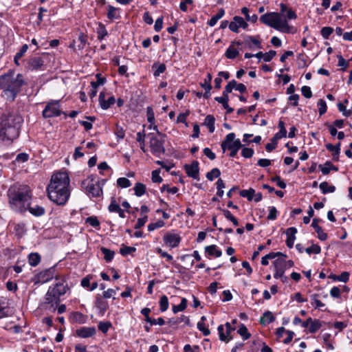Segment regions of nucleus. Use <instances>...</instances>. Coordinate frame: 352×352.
Segmentation results:
<instances>
[{"instance_id": "obj_15", "label": "nucleus", "mask_w": 352, "mask_h": 352, "mask_svg": "<svg viewBox=\"0 0 352 352\" xmlns=\"http://www.w3.org/2000/svg\"><path fill=\"white\" fill-rule=\"evenodd\" d=\"M54 269L52 267L41 272L36 275L38 281L43 283L48 282L49 280L52 279L54 276Z\"/></svg>"}, {"instance_id": "obj_39", "label": "nucleus", "mask_w": 352, "mask_h": 352, "mask_svg": "<svg viewBox=\"0 0 352 352\" xmlns=\"http://www.w3.org/2000/svg\"><path fill=\"white\" fill-rule=\"evenodd\" d=\"M152 68H156L153 73V75L154 76L157 77L165 72L166 67L164 63L157 65V63H155L153 65Z\"/></svg>"}, {"instance_id": "obj_57", "label": "nucleus", "mask_w": 352, "mask_h": 352, "mask_svg": "<svg viewBox=\"0 0 352 352\" xmlns=\"http://www.w3.org/2000/svg\"><path fill=\"white\" fill-rule=\"evenodd\" d=\"M318 106L319 107V114L320 116L323 115L327 111V104L326 102L320 99L318 101Z\"/></svg>"}, {"instance_id": "obj_12", "label": "nucleus", "mask_w": 352, "mask_h": 352, "mask_svg": "<svg viewBox=\"0 0 352 352\" xmlns=\"http://www.w3.org/2000/svg\"><path fill=\"white\" fill-rule=\"evenodd\" d=\"M163 240L166 245L176 248L180 243L181 237L177 234L168 232L164 236Z\"/></svg>"}, {"instance_id": "obj_24", "label": "nucleus", "mask_w": 352, "mask_h": 352, "mask_svg": "<svg viewBox=\"0 0 352 352\" xmlns=\"http://www.w3.org/2000/svg\"><path fill=\"white\" fill-rule=\"evenodd\" d=\"M205 252L208 256H214L215 257H220L222 254L221 250L217 249V245H211L205 248Z\"/></svg>"}, {"instance_id": "obj_58", "label": "nucleus", "mask_w": 352, "mask_h": 352, "mask_svg": "<svg viewBox=\"0 0 352 352\" xmlns=\"http://www.w3.org/2000/svg\"><path fill=\"white\" fill-rule=\"evenodd\" d=\"M278 211L274 206L269 207V214L267 215V219L274 220L277 218Z\"/></svg>"}, {"instance_id": "obj_1", "label": "nucleus", "mask_w": 352, "mask_h": 352, "mask_svg": "<svg viewBox=\"0 0 352 352\" xmlns=\"http://www.w3.org/2000/svg\"><path fill=\"white\" fill-rule=\"evenodd\" d=\"M69 177L65 172H58L52 177L47 188L49 199L57 205L64 206L70 196Z\"/></svg>"}, {"instance_id": "obj_59", "label": "nucleus", "mask_w": 352, "mask_h": 352, "mask_svg": "<svg viewBox=\"0 0 352 352\" xmlns=\"http://www.w3.org/2000/svg\"><path fill=\"white\" fill-rule=\"evenodd\" d=\"M141 314L144 316L145 317V321L148 322V323H154L153 322L154 321H152V319L151 318H150L149 316V314L151 312V309L149 308H147V307H145V308H143L142 310H141Z\"/></svg>"}, {"instance_id": "obj_18", "label": "nucleus", "mask_w": 352, "mask_h": 352, "mask_svg": "<svg viewBox=\"0 0 352 352\" xmlns=\"http://www.w3.org/2000/svg\"><path fill=\"white\" fill-rule=\"evenodd\" d=\"M212 78V75L210 74H208L204 82H200V86L206 90L204 94V98L206 99H208L210 97V91L212 88L211 85Z\"/></svg>"}, {"instance_id": "obj_28", "label": "nucleus", "mask_w": 352, "mask_h": 352, "mask_svg": "<svg viewBox=\"0 0 352 352\" xmlns=\"http://www.w3.org/2000/svg\"><path fill=\"white\" fill-rule=\"evenodd\" d=\"M275 320V318L273 316L272 313L270 311H266L263 317L260 319V323L263 325H265L267 324H270Z\"/></svg>"}, {"instance_id": "obj_38", "label": "nucleus", "mask_w": 352, "mask_h": 352, "mask_svg": "<svg viewBox=\"0 0 352 352\" xmlns=\"http://www.w3.org/2000/svg\"><path fill=\"white\" fill-rule=\"evenodd\" d=\"M255 190L253 188L249 190H242L239 192V194L243 197H246L248 201H252L254 198Z\"/></svg>"}, {"instance_id": "obj_42", "label": "nucleus", "mask_w": 352, "mask_h": 352, "mask_svg": "<svg viewBox=\"0 0 352 352\" xmlns=\"http://www.w3.org/2000/svg\"><path fill=\"white\" fill-rule=\"evenodd\" d=\"M225 55L228 58L234 59L239 55V52L231 45L227 49Z\"/></svg>"}, {"instance_id": "obj_25", "label": "nucleus", "mask_w": 352, "mask_h": 352, "mask_svg": "<svg viewBox=\"0 0 352 352\" xmlns=\"http://www.w3.org/2000/svg\"><path fill=\"white\" fill-rule=\"evenodd\" d=\"M214 123H215L214 117L212 115H208V116H206L203 124L206 126L208 128L210 133H213L215 129Z\"/></svg>"}, {"instance_id": "obj_36", "label": "nucleus", "mask_w": 352, "mask_h": 352, "mask_svg": "<svg viewBox=\"0 0 352 352\" xmlns=\"http://www.w3.org/2000/svg\"><path fill=\"white\" fill-rule=\"evenodd\" d=\"M187 307V300L185 298H182L179 305L173 306V311L176 314L179 311H184Z\"/></svg>"}, {"instance_id": "obj_62", "label": "nucleus", "mask_w": 352, "mask_h": 352, "mask_svg": "<svg viewBox=\"0 0 352 352\" xmlns=\"http://www.w3.org/2000/svg\"><path fill=\"white\" fill-rule=\"evenodd\" d=\"M160 170H155L152 172V181L154 183H161L162 178L160 176Z\"/></svg>"}, {"instance_id": "obj_41", "label": "nucleus", "mask_w": 352, "mask_h": 352, "mask_svg": "<svg viewBox=\"0 0 352 352\" xmlns=\"http://www.w3.org/2000/svg\"><path fill=\"white\" fill-rule=\"evenodd\" d=\"M241 12L245 16V19L247 21H251L252 23H255L257 21L258 16L256 14H253L250 16L249 14V10L246 7H243L241 9Z\"/></svg>"}, {"instance_id": "obj_35", "label": "nucleus", "mask_w": 352, "mask_h": 352, "mask_svg": "<svg viewBox=\"0 0 352 352\" xmlns=\"http://www.w3.org/2000/svg\"><path fill=\"white\" fill-rule=\"evenodd\" d=\"M135 195L137 197H141L146 192V186L142 183H136L135 186L133 188Z\"/></svg>"}, {"instance_id": "obj_34", "label": "nucleus", "mask_w": 352, "mask_h": 352, "mask_svg": "<svg viewBox=\"0 0 352 352\" xmlns=\"http://www.w3.org/2000/svg\"><path fill=\"white\" fill-rule=\"evenodd\" d=\"M97 38L98 40H102L106 36L108 35V32L102 23H99L98 27L97 28Z\"/></svg>"}, {"instance_id": "obj_27", "label": "nucleus", "mask_w": 352, "mask_h": 352, "mask_svg": "<svg viewBox=\"0 0 352 352\" xmlns=\"http://www.w3.org/2000/svg\"><path fill=\"white\" fill-rule=\"evenodd\" d=\"M30 212L36 216V217H40L45 213V209L44 208L39 206H30V201L29 202L28 209Z\"/></svg>"}, {"instance_id": "obj_3", "label": "nucleus", "mask_w": 352, "mask_h": 352, "mask_svg": "<svg viewBox=\"0 0 352 352\" xmlns=\"http://www.w3.org/2000/svg\"><path fill=\"white\" fill-rule=\"evenodd\" d=\"M8 196L12 209L20 212L27 210L32 199L31 190L25 184H15L10 186Z\"/></svg>"}, {"instance_id": "obj_17", "label": "nucleus", "mask_w": 352, "mask_h": 352, "mask_svg": "<svg viewBox=\"0 0 352 352\" xmlns=\"http://www.w3.org/2000/svg\"><path fill=\"white\" fill-rule=\"evenodd\" d=\"M96 333V328L94 327H81L79 329L76 330V334L78 336L83 338H87L91 337L95 335Z\"/></svg>"}, {"instance_id": "obj_61", "label": "nucleus", "mask_w": 352, "mask_h": 352, "mask_svg": "<svg viewBox=\"0 0 352 352\" xmlns=\"http://www.w3.org/2000/svg\"><path fill=\"white\" fill-rule=\"evenodd\" d=\"M241 155L245 158L251 157L254 154V150L250 148L242 147Z\"/></svg>"}, {"instance_id": "obj_55", "label": "nucleus", "mask_w": 352, "mask_h": 352, "mask_svg": "<svg viewBox=\"0 0 352 352\" xmlns=\"http://www.w3.org/2000/svg\"><path fill=\"white\" fill-rule=\"evenodd\" d=\"M86 223H89L92 227L96 228L100 226V221L96 217H89L86 219Z\"/></svg>"}, {"instance_id": "obj_13", "label": "nucleus", "mask_w": 352, "mask_h": 352, "mask_svg": "<svg viewBox=\"0 0 352 352\" xmlns=\"http://www.w3.org/2000/svg\"><path fill=\"white\" fill-rule=\"evenodd\" d=\"M184 168L186 170V174L188 177H192L193 179H199V162L197 161H193L191 164H185Z\"/></svg>"}, {"instance_id": "obj_26", "label": "nucleus", "mask_w": 352, "mask_h": 352, "mask_svg": "<svg viewBox=\"0 0 352 352\" xmlns=\"http://www.w3.org/2000/svg\"><path fill=\"white\" fill-rule=\"evenodd\" d=\"M107 18L110 20L118 19L120 18L119 8H115L111 5L108 6Z\"/></svg>"}, {"instance_id": "obj_46", "label": "nucleus", "mask_w": 352, "mask_h": 352, "mask_svg": "<svg viewBox=\"0 0 352 352\" xmlns=\"http://www.w3.org/2000/svg\"><path fill=\"white\" fill-rule=\"evenodd\" d=\"M111 326H112V324L111 322L106 321V322H100L98 327L100 331H102L104 333H106L109 331V328L111 327Z\"/></svg>"}, {"instance_id": "obj_22", "label": "nucleus", "mask_w": 352, "mask_h": 352, "mask_svg": "<svg viewBox=\"0 0 352 352\" xmlns=\"http://www.w3.org/2000/svg\"><path fill=\"white\" fill-rule=\"evenodd\" d=\"M285 135H282L280 133H276L274 136L271 139V143H267L265 145V149L268 152L272 151L276 146L278 144V140L281 139L283 138H285Z\"/></svg>"}, {"instance_id": "obj_54", "label": "nucleus", "mask_w": 352, "mask_h": 352, "mask_svg": "<svg viewBox=\"0 0 352 352\" xmlns=\"http://www.w3.org/2000/svg\"><path fill=\"white\" fill-rule=\"evenodd\" d=\"M337 58L338 59V65L339 67H341V69L342 71H345L347 67L349 66V61H346L342 55H337Z\"/></svg>"}, {"instance_id": "obj_21", "label": "nucleus", "mask_w": 352, "mask_h": 352, "mask_svg": "<svg viewBox=\"0 0 352 352\" xmlns=\"http://www.w3.org/2000/svg\"><path fill=\"white\" fill-rule=\"evenodd\" d=\"M243 45L250 49L252 48V45H255L259 49L262 47L261 42L252 36H245L243 40Z\"/></svg>"}, {"instance_id": "obj_63", "label": "nucleus", "mask_w": 352, "mask_h": 352, "mask_svg": "<svg viewBox=\"0 0 352 352\" xmlns=\"http://www.w3.org/2000/svg\"><path fill=\"white\" fill-rule=\"evenodd\" d=\"M301 92L302 96L306 98H310L312 97V91L311 90V88L308 86L302 87Z\"/></svg>"}, {"instance_id": "obj_8", "label": "nucleus", "mask_w": 352, "mask_h": 352, "mask_svg": "<svg viewBox=\"0 0 352 352\" xmlns=\"http://www.w3.org/2000/svg\"><path fill=\"white\" fill-rule=\"evenodd\" d=\"M157 136L153 133H149L148 136L150 138L151 152L155 156L160 157L166 151L164 146L166 135L160 131H157Z\"/></svg>"}, {"instance_id": "obj_60", "label": "nucleus", "mask_w": 352, "mask_h": 352, "mask_svg": "<svg viewBox=\"0 0 352 352\" xmlns=\"http://www.w3.org/2000/svg\"><path fill=\"white\" fill-rule=\"evenodd\" d=\"M121 208L116 203V200L113 198L111 204H109L108 209L111 212H117Z\"/></svg>"}, {"instance_id": "obj_52", "label": "nucleus", "mask_w": 352, "mask_h": 352, "mask_svg": "<svg viewBox=\"0 0 352 352\" xmlns=\"http://www.w3.org/2000/svg\"><path fill=\"white\" fill-rule=\"evenodd\" d=\"M217 330L219 332L220 340L226 342H228V341L232 338V337H230L228 339L227 338V336H226V334L223 332L224 329H223V326L222 324H220L218 327Z\"/></svg>"}, {"instance_id": "obj_51", "label": "nucleus", "mask_w": 352, "mask_h": 352, "mask_svg": "<svg viewBox=\"0 0 352 352\" xmlns=\"http://www.w3.org/2000/svg\"><path fill=\"white\" fill-rule=\"evenodd\" d=\"M305 252L309 254H318L321 252V248L318 245H312L311 246L305 249Z\"/></svg>"}, {"instance_id": "obj_7", "label": "nucleus", "mask_w": 352, "mask_h": 352, "mask_svg": "<svg viewBox=\"0 0 352 352\" xmlns=\"http://www.w3.org/2000/svg\"><path fill=\"white\" fill-rule=\"evenodd\" d=\"M105 182V179L95 182L94 177L91 176L82 182L81 187L89 197H100L102 195V186Z\"/></svg>"}, {"instance_id": "obj_5", "label": "nucleus", "mask_w": 352, "mask_h": 352, "mask_svg": "<svg viewBox=\"0 0 352 352\" xmlns=\"http://www.w3.org/2000/svg\"><path fill=\"white\" fill-rule=\"evenodd\" d=\"M260 21L265 25L285 33L290 32V26L287 19L279 12H268L260 17Z\"/></svg>"}, {"instance_id": "obj_40", "label": "nucleus", "mask_w": 352, "mask_h": 352, "mask_svg": "<svg viewBox=\"0 0 352 352\" xmlns=\"http://www.w3.org/2000/svg\"><path fill=\"white\" fill-rule=\"evenodd\" d=\"M322 327V322L319 320L314 319L310 324L309 331L311 333H316Z\"/></svg>"}, {"instance_id": "obj_37", "label": "nucleus", "mask_w": 352, "mask_h": 352, "mask_svg": "<svg viewBox=\"0 0 352 352\" xmlns=\"http://www.w3.org/2000/svg\"><path fill=\"white\" fill-rule=\"evenodd\" d=\"M100 250L102 252V254L104 255V260L107 262H110L113 258V256L115 254L113 251H111L109 249H107L104 247H102L100 248Z\"/></svg>"}, {"instance_id": "obj_32", "label": "nucleus", "mask_w": 352, "mask_h": 352, "mask_svg": "<svg viewBox=\"0 0 352 352\" xmlns=\"http://www.w3.org/2000/svg\"><path fill=\"white\" fill-rule=\"evenodd\" d=\"M319 188L323 194L333 192L336 190V187L333 185H329L327 182L320 183Z\"/></svg>"}, {"instance_id": "obj_53", "label": "nucleus", "mask_w": 352, "mask_h": 352, "mask_svg": "<svg viewBox=\"0 0 352 352\" xmlns=\"http://www.w3.org/2000/svg\"><path fill=\"white\" fill-rule=\"evenodd\" d=\"M136 251V248H134V247H129V246H125V245H123L120 250V252L122 255L123 256H126V255H128V254H131L132 252H134Z\"/></svg>"}, {"instance_id": "obj_49", "label": "nucleus", "mask_w": 352, "mask_h": 352, "mask_svg": "<svg viewBox=\"0 0 352 352\" xmlns=\"http://www.w3.org/2000/svg\"><path fill=\"white\" fill-rule=\"evenodd\" d=\"M165 225V223L162 220H158L155 223H151L148 225V230L153 231L155 229L162 228Z\"/></svg>"}, {"instance_id": "obj_19", "label": "nucleus", "mask_w": 352, "mask_h": 352, "mask_svg": "<svg viewBox=\"0 0 352 352\" xmlns=\"http://www.w3.org/2000/svg\"><path fill=\"white\" fill-rule=\"evenodd\" d=\"M274 266H278L280 265V268H282L284 272H285L287 268L292 267L294 265L293 261L289 260L286 261L285 258H278L273 262Z\"/></svg>"}, {"instance_id": "obj_14", "label": "nucleus", "mask_w": 352, "mask_h": 352, "mask_svg": "<svg viewBox=\"0 0 352 352\" xmlns=\"http://www.w3.org/2000/svg\"><path fill=\"white\" fill-rule=\"evenodd\" d=\"M248 25V23L241 16H236L233 18V21L229 23V28L234 32H238L240 27L245 29Z\"/></svg>"}, {"instance_id": "obj_43", "label": "nucleus", "mask_w": 352, "mask_h": 352, "mask_svg": "<svg viewBox=\"0 0 352 352\" xmlns=\"http://www.w3.org/2000/svg\"><path fill=\"white\" fill-rule=\"evenodd\" d=\"M144 138H145V133H144V131H142V132H138L137 133V138H136V140L137 142H140V149L144 152L145 153L146 152V149H145V144H144Z\"/></svg>"}, {"instance_id": "obj_64", "label": "nucleus", "mask_w": 352, "mask_h": 352, "mask_svg": "<svg viewBox=\"0 0 352 352\" xmlns=\"http://www.w3.org/2000/svg\"><path fill=\"white\" fill-rule=\"evenodd\" d=\"M147 120L150 123H153L155 121V114L151 107L146 108Z\"/></svg>"}, {"instance_id": "obj_33", "label": "nucleus", "mask_w": 352, "mask_h": 352, "mask_svg": "<svg viewBox=\"0 0 352 352\" xmlns=\"http://www.w3.org/2000/svg\"><path fill=\"white\" fill-rule=\"evenodd\" d=\"M71 318L74 322L79 324H83L85 322L86 316L80 312H73L71 316Z\"/></svg>"}, {"instance_id": "obj_44", "label": "nucleus", "mask_w": 352, "mask_h": 352, "mask_svg": "<svg viewBox=\"0 0 352 352\" xmlns=\"http://www.w3.org/2000/svg\"><path fill=\"white\" fill-rule=\"evenodd\" d=\"M220 175V170L217 168H214L210 172L207 173L206 177L208 180L212 181L214 178L219 177Z\"/></svg>"}, {"instance_id": "obj_10", "label": "nucleus", "mask_w": 352, "mask_h": 352, "mask_svg": "<svg viewBox=\"0 0 352 352\" xmlns=\"http://www.w3.org/2000/svg\"><path fill=\"white\" fill-rule=\"evenodd\" d=\"M48 57V54H43L41 56H33L30 57L26 61V68L30 70L43 69L44 63Z\"/></svg>"}, {"instance_id": "obj_23", "label": "nucleus", "mask_w": 352, "mask_h": 352, "mask_svg": "<svg viewBox=\"0 0 352 352\" xmlns=\"http://www.w3.org/2000/svg\"><path fill=\"white\" fill-rule=\"evenodd\" d=\"M340 142H338L336 145H333L332 144H327L325 145L328 151H334V153H332L333 158L335 161H338L339 155L340 153Z\"/></svg>"}, {"instance_id": "obj_45", "label": "nucleus", "mask_w": 352, "mask_h": 352, "mask_svg": "<svg viewBox=\"0 0 352 352\" xmlns=\"http://www.w3.org/2000/svg\"><path fill=\"white\" fill-rule=\"evenodd\" d=\"M237 332L243 337V340H248L251 336L247 327L243 324H241Z\"/></svg>"}, {"instance_id": "obj_4", "label": "nucleus", "mask_w": 352, "mask_h": 352, "mask_svg": "<svg viewBox=\"0 0 352 352\" xmlns=\"http://www.w3.org/2000/svg\"><path fill=\"white\" fill-rule=\"evenodd\" d=\"M24 84L23 75L18 74L14 76L13 71H9L0 76V89H3V96L12 101L14 100Z\"/></svg>"}, {"instance_id": "obj_9", "label": "nucleus", "mask_w": 352, "mask_h": 352, "mask_svg": "<svg viewBox=\"0 0 352 352\" xmlns=\"http://www.w3.org/2000/svg\"><path fill=\"white\" fill-rule=\"evenodd\" d=\"M235 133H228L221 144L223 152H225L227 149L230 151V156L231 157H236L238 151L243 147L240 140H235Z\"/></svg>"}, {"instance_id": "obj_2", "label": "nucleus", "mask_w": 352, "mask_h": 352, "mask_svg": "<svg viewBox=\"0 0 352 352\" xmlns=\"http://www.w3.org/2000/svg\"><path fill=\"white\" fill-rule=\"evenodd\" d=\"M23 122L22 116L16 112L3 114L0 122V140L12 141L17 138Z\"/></svg>"}, {"instance_id": "obj_48", "label": "nucleus", "mask_w": 352, "mask_h": 352, "mask_svg": "<svg viewBox=\"0 0 352 352\" xmlns=\"http://www.w3.org/2000/svg\"><path fill=\"white\" fill-rule=\"evenodd\" d=\"M117 184L121 188H128L131 186L130 180L126 177H120L118 179Z\"/></svg>"}, {"instance_id": "obj_30", "label": "nucleus", "mask_w": 352, "mask_h": 352, "mask_svg": "<svg viewBox=\"0 0 352 352\" xmlns=\"http://www.w3.org/2000/svg\"><path fill=\"white\" fill-rule=\"evenodd\" d=\"M28 262L31 266L35 267L41 262V256L36 252L30 253L28 256Z\"/></svg>"}, {"instance_id": "obj_47", "label": "nucleus", "mask_w": 352, "mask_h": 352, "mask_svg": "<svg viewBox=\"0 0 352 352\" xmlns=\"http://www.w3.org/2000/svg\"><path fill=\"white\" fill-rule=\"evenodd\" d=\"M160 307L162 311H165L168 308V300L166 296L163 295L160 300Z\"/></svg>"}, {"instance_id": "obj_20", "label": "nucleus", "mask_w": 352, "mask_h": 352, "mask_svg": "<svg viewBox=\"0 0 352 352\" xmlns=\"http://www.w3.org/2000/svg\"><path fill=\"white\" fill-rule=\"evenodd\" d=\"M297 232V230L294 227L289 228L286 230V234L287 236V239L286 240V244L288 248H291L294 245V241L296 239L295 234Z\"/></svg>"}, {"instance_id": "obj_6", "label": "nucleus", "mask_w": 352, "mask_h": 352, "mask_svg": "<svg viewBox=\"0 0 352 352\" xmlns=\"http://www.w3.org/2000/svg\"><path fill=\"white\" fill-rule=\"evenodd\" d=\"M67 284L64 279L59 280L55 285L50 286L45 294V304L50 305L54 311L60 302V297L64 295L68 289Z\"/></svg>"}, {"instance_id": "obj_31", "label": "nucleus", "mask_w": 352, "mask_h": 352, "mask_svg": "<svg viewBox=\"0 0 352 352\" xmlns=\"http://www.w3.org/2000/svg\"><path fill=\"white\" fill-rule=\"evenodd\" d=\"M225 14V11L223 8H220L218 13L213 16L208 21V25L212 27L216 25L217 22L221 19Z\"/></svg>"}, {"instance_id": "obj_56", "label": "nucleus", "mask_w": 352, "mask_h": 352, "mask_svg": "<svg viewBox=\"0 0 352 352\" xmlns=\"http://www.w3.org/2000/svg\"><path fill=\"white\" fill-rule=\"evenodd\" d=\"M321 35L325 39H327L329 36L333 32V29L331 27H324L322 28Z\"/></svg>"}, {"instance_id": "obj_16", "label": "nucleus", "mask_w": 352, "mask_h": 352, "mask_svg": "<svg viewBox=\"0 0 352 352\" xmlns=\"http://www.w3.org/2000/svg\"><path fill=\"white\" fill-rule=\"evenodd\" d=\"M98 100L100 105L102 109H109L116 102V99L113 96L109 97L108 100H106L104 92L100 93Z\"/></svg>"}, {"instance_id": "obj_50", "label": "nucleus", "mask_w": 352, "mask_h": 352, "mask_svg": "<svg viewBox=\"0 0 352 352\" xmlns=\"http://www.w3.org/2000/svg\"><path fill=\"white\" fill-rule=\"evenodd\" d=\"M217 195L219 197H222L224 194L223 188L226 187L224 182L221 179H219L217 182Z\"/></svg>"}, {"instance_id": "obj_11", "label": "nucleus", "mask_w": 352, "mask_h": 352, "mask_svg": "<svg viewBox=\"0 0 352 352\" xmlns=\"http://www.w3.org/2000/svg\"><path fill=\"white\" fill-rule=\"evenodd\" d=\"M60 114V104L58 100H52L48 102L42 112L45 118L59 116Z\"/></svg>"}, {"instance_id": "obj_29", "label": "nucleus", "mask_w": 352, "mask_h": 352, "mask_svg": "<svg viewBox=\"0 0 352 352\" xmlns=\"http://www.w3.org/2000/svg\"><path fill=\"white\" fill-rule=\"evenodd\" d=\"M96 306L99 309V314L101 316H104L109 307L108 303L106 301L99 298H97L96 301Z\"/></svg>"}]
</instances>
